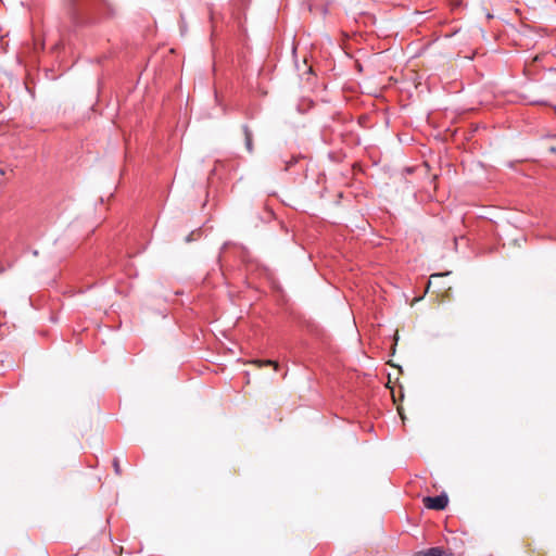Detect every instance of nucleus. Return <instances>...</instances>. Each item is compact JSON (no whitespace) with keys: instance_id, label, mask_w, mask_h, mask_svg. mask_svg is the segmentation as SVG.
<instances>
[{"instance_id":"6e6552de","label":"nucleus","mask_w":556,"mask_h":556,"mask_svg":"<svg viewBox=\"0 0 556 556\" xmlns=\"http://www.w3.org/2000/svg\"><path fill=\"white\" fill-rule=\"evenodd\" d=\"M440 276H442V274H433V275H431V278L440 277Z\"/></svg>"},{"instance_id":"39448f33","label":"nucleus","mask_w":556,"mask_h":556,"mask_svg":"<svg viewBox=\"0 0 556 556\" xmlns=\"http://www.w3.org/2000/svg\"><path fill=\"white\" fill-rule=\"evenodd\" d=\"M113 467H114L115 473L119 476L122 473V469H121L119 460L117 458H114Z\"/></svg>"},{"instance_id":"20e7f679","label":"nucleus","mask_w":556,"mask_h":556,"mask_svg":"<svg viewBox=\"0 0 556 556\" xmlns=\"http://www.w3.org/2000/svg\"><path fill=\"white\" fill-rule=\"evenodd\" d=\"M263 366H273L275 370H278L279 364L271 359L263 361Z\"/></svg>"},{"instance_id":"f257e3e1","label":"nucleus","mask_w":556,"mask_h":556,"mask_svg":"<svg viewBox=\"0 0 556 556\" xmlns=\"http://www.w3.org/2000/svg\"><path fill=\"white\" fill-rule=\"evenodd\" d=\"M424 504L428 509L443 510L448 504V497L445 493L437 496H427L424 498Z\"/></svg>"},{"instance_id":"7ed1b4c3","label":"nucleus","mask_w":556,"mask_h":556,"mask_svg":"<svg viewBox=\"0 0 556 556\" xmlns=\"http://www.w3.org/2000/svg\"><path fill=\"white\" fill-rule=\"evenodd\" d=\"M242 130H243V134H244L245 148H247L248 152L252 153L253 152L252 131H251V129L249 128L248 125H243L242 126Z\"/></svg>"},{"instance_id":"f03ea898","label":"nucleus","mask_w":556,"mask_h":556,"mask_svg":"<svg viewBox=\"0 0 556 556\" xmlns=\"http://www.w3.org/2000/svg\"><path fill=\"white\" fill-rule=\"evenodd\" d=\"M413 556H451V553L446 552L442 547H430L426 551H419Z\"/></svg>"},{"instance_id":"423d86ee","label":"nucleus","mask_w":556,"mask_h":556,"mask_svg":"<svg viewBox=\"0 0 556 556\" xmlns=\"http://www.w3.org/2000/svg\"><path fill=\"white\" fill-rule=\"evenodd\" d=\"M251 364L256 365L257 367H263V361L262 359H253L251 361Z\"/></svg>"},{"instance_id":"1a4fd4ad","label":"nucleus","mask_w":556,"mask_h":556,"mask_svg":"<svg viewBox=\"0 0 556 556\" xmlns=\"http://www.w3.org/2000/svg\"><path fill=\"white\" fill-rule=\"evenodd\" d=\"M2 271H3V269H2V268H0V273H2Z\"/></svg>"},{"instance_id":"0eeeda50","label":"nucleus","mask_w":556,"mask_h":556,"mask_svg":"<svg viewBox=\"0 0 556 556\" xmlns=\"http://www.w3.org/2000/svg\"><path fill=\"white\" fill-rule=\"evenodd\" d=\"M549 150H551V152L556 153V148L555 147H551Z\"/></svg>"}]
</instances>
